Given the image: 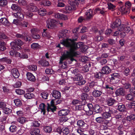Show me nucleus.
<instances>
[{
    "label": "nucleus",
    "mask_w": 135,
    "mask_h": 135,
    "mask_svg": "<svg viewBox=\"0 0 135 135\" xmlns=\"http://www.w3.org/2000/svg\"><path fill=\"white\" fill-rule=\"evenodd\" d=\"M127 9H129V11L130 12V8L131 6V4L129 1L126 2L125 3V6Z\"/></svg>",
    "instance_id": "bf43d9fd"
},
{
    "label": "nucleus",
    "mask_w": 135,
    "mask_h": 135,
    "mask_svg": "<svg viewBox=\"0 0 135 135\" xmlns=\"http://www.w3.org/2000/svg\"><path fill=\"white\" fill-rule=\"evenodd\" d=\"M46 10L45 8H40L38 11V14L41 16H44L46 13Z\"/></svg>",
    "instance_id": "c9c22d12"
},
{
    "label": "nucleus",
    "mask_w": 135,
    "mask_h": 135,
    "mask_svg": "<svg viewBox=\"0 0 135 135\" xmlns=\"http://www.w3.org/2000/svg\"><path fill=\"white\" fill-rule=\"evenodd\" d=\"M9 129L11 132H14L16 130V127L14 125L11 126L10 127Z\"/></svg>",
    "instance_id": "680f3d73"
},
{
    "label": "nucleus",
    "mask_w": 135,
    "mask_h": 135,
    "mask_svg": "<svg viewBox=\"0 0 135 135\" xmlns=\"http://www.w3.org/2000/svg\"><path fill=\"white\" fill-rule=\"evenodd\" d=\"M81 103V101L78 99H73L71 102V104L73 105H75L79 104H80Z\"/></svg>",
    "instance_id": "603ef678"
},
{
    "label": "nucleus",
    "mask_w": 135,
    "mask_h": 135,
    "mask_svg": "<svg viewBox=\"0 0 135 135\" xmlns=\"http://www.w3.org/2000/svg\"><path fill=\"white\" fill-rule=\"evenodd\" d=\"M18 2L20 5L25 6L27 4L26 0H18Z\"/></svg>",
    "instance_id": "3c124183"
},
{
    "label": "nucleus",
    "mask_w": 135,
    "mask_h": 135,
    "mask_svg": "<svg viewBox=\"0 0 135 135\" xmlns=\"http://www.w3.org/2000/svg\"><path fill=\"white\" fill-rule=\"evenodd\" d=\"M111 69L108 66H105L102 68V73L103 74H107L110 73Z\"/></svg>",
    "instance_id": "4468645a"
},
{
    "label": "nucleus",
    "mask_w": 135,
    "mask_h": 135,
    "mask_svg": "<svg viewBox=\"0 0 135 135\" xmlns=\"http://www.w3.org/2000/svg\"><path fill=\"white\" fill-rule=\"evenodd\" d=\"M102 110V108L98 105H96L93 109V111L96 113H100Z\"/></svg>",
    "instance_id": "c85d7f7f"
},
{
    "label": "nucleus",
    "mask_w": 135,
    "mask_h": 135,
    "mask_svg": "<svg viewBox=\"0 0 135 135\" xmlns=\"http://www.w3.org/2000/svg\"><path fill=\"white\" fill-rule=\"evenodd\" d=\"M88 95L86 93H83L81 96V98L83 100H86L88 99Z\"/></svg>",
    "instance_id": "6e6d98bb"
},
{
    "label": "nucleus",
    "mask_w": 135,
    "mask_h": 135,
    "mask_svg": "<svg viewBox=\"0 0 135 135\" xmlns=\"http://www.w3.org/2000/svg\"><path fill=\"white\" fill-rule=\"evenodd\" d=\"M118 132L120 135H126L127 133V131L123 130H120Z\"/></svg>",
    "instance_id": "338daca9"
},
{
    "label": "nucleus",
    "mask_w": 135,
    "mask_h": 135,
    "mask_svg": "<svg viewBox=\"0 0 135 135\" xmlns=\"http://www.w3.org/2000/svg\"><path fill=\"white\" fill-rule=\"evenodd\" d=\"M59 132L61 135H65L69 133V131L68 128H63L62 129L60 130Z\"/></svg>",
    "instance_id": "aec40b11"
},
{
    "label": "nucleus",
    "mask_w": 135,
    "mask_h": 135,
    "mask_svg": "<svg viewBox=\"0 0 135 135\" xmlns=\"http://www.w3.org/2000/svg\"><path fill=\"white\" fill-rule=\"evenodd\" d=\"M52 94L53 97L56 99H59L61 97L60 93L56 90H54L52 92Z\"/></svg>",
    "instance_id": "412c9836"
},
{
    "label": "nucleus",
    "mask_w": 135,
    "mask_h": 135,
    "mask_svg": "<svg viewBox=\"0 0 135 135\" xmlns=\"http://www.w3.org/2000/svg\"><path fill=\"white\" fill-rule=\"evenodd\" d=\"M51 4L50 1L46 0H43L41 1V5H43L44 6H49Z\"/></svg>",
    "instance_id": "72a5a7b5"
},
{
    "label": "nucleus",
    "mask_w": 135,
    "mask_h": 135,
    "mask_svg": "<svg viewBox=\"0 0 135 135\" xmlns=\"http://www.w3.org/2000/svg\"><path fill=\"white\" fill-rule=\"evenodd\" d=\"M18 122L21 124H23L27 121L26 119L24 117H21L18 118L17 119Z\"/></svg>",
    "instance_id": "ea45409f"
},
{
    "label": "nucleus",
    "mask_w": 135,
    "mask_h": 135,
    "mask_svg": "<svg viewBox=\"0 0 135 135\" xmlns=\"http://www.w3.org/2000/svg\"><path fill=\"white\" fill-rule=\"evenodd\" d=\"M103 74L101 72L97 73L95 74L94 77L96 78L99 79L103 76Z\"/></svg>",
    "instance_id": "4d7b16f0"
},
{
    "label": "nucleus",
    "mask_w": 135,
    "mask_h": 135,
    "mask_svg": "<svg viewBox=\"0 0 135 135\" xmlns=\"http://www.w3.org/2000/svg\"><path fill=\"white\" fill-rule=\"evenodd\" d=\"M0 22L3 25L8 27L10 25V23L5 18H1L0 20Z\"/></svg>",
    "instance_id": "6ab92c4d"
},
{
    "label": "nucleus",
    "mask_w": 135,
    "mask_h": 135,
    "mask_svg": "<svg viewBox=\"0 0 135 135\" xmlns=\"http://www.w3.org/2000/svg\"><path fill=\"white\" fill-rule=\"evenodd\" d=\"M6 103L3 102H0V108L3 110L6 107Z\"/></svg>",
    "instance_id": "13d9d810"
},
{
    "label": "nucleus",
    "mask_w": 135,
    "mask_h": 135,
    "mask_svg": "<svg viewBox=\"0 0 135 135\" xmlns=\"http://www.w3.org/2000/svg\"><path fill=\"white\" fill-rule=\"evenodd\" d=\"M44 129L45 132L50 133L52 131V128L51 127L49 126H45L44 127Z\"/></svg>",
    "instance_id": "09e8293b"
},
{
    "label": "nucleus",
    "mask_w": 135,
    "mask_h": 135,
    "mask_svg": "<svg viewBox=\"0 0 135 135\" xmlns=\"http://www.w3.org/2000/svg\"><path fill=\"white\" fill-rule=\"evenodd\" d=\"M69 113L68 110L65 109H63L60 110L58 112V114L60 116H65L68 115Z\"/></svg>",
    "instance_id": "dca6fc26"
},
{
    "label": "nucleus",
    "mask_w": 135,
    "mask_h": 135,
    "mask_svg": "<svg viewBox=\"0 0 135 135\" xmlns=\"http://www.w3.org/2000/svg\"><path fill=\"white\" fill-rule=\"evenodd\" d=\"M105 112L102 114V116L103 119H106L109 118L111 114L113 113L112 109L108 107H105Z\"/></svg>",
    "instance_id": "20e7f679"
},
{
    "label": "nucleus",
    "mask_w": 135,
    "mask_h": 135,
    "mask_svg": "<svg viewBox=\"0 0 135 135\" xmlns=\"http://www.w3.org/2000/svg\"><path fill=\"white\" fill-rule=\"evenodd\" d=\"M28 68L30 70L35 71L37 70V67L36 65H31L28 66Z\"/></svg>",
    "instance_id": "5fc2aeb1"
},
{
    "label": "nucleus",
    "mask_w": 135,
    "mask_h": 135,
    "mask_svg": "<svg viewBox=\"0 0 135 135\" xmlns=\"http://www.w3.org/2000/svg\"><path fill=\"white\" fill-rule=\"evenodd\" d=\"M14 15L17 18L20 20H22L24 17L23 14L19 12L14 13Z\"/></svg>",
    "instance_id": "bb28decb"
},
{
    "label": "nucleus",
    "mask_w": 135,
    "mask_h": 135,
    "mask_svg": "<svg viewBox=\"0 0 135 135\" xmlns=\"http://www.w3.org/2000/svg\"><path fill=\"white\" fill-rule=\"evenodd\" d=\"M15 92L17 94L20 95L23 94L25 93L24 91L20 89H16Z\"/></svg>",
    "instance_id": "8fccbe9b"
},
{
    "label": "nucleus",
    "mask_w": 135,
    "mask_h": 135,
    "mask_svg": "<svg viewBox=\"0 0 135 135\" xmlns=\"http://www.w3.org/2000/svg\"><path fill=\"white\" fill-rule=\"evenodd\" d=\"M56 107L54 104V100H52L51 102V105L50 106L48 105L47 109V111L48 112L51 111L52 112H54L55 110Z\"/></svg>",
    "instance_id": "ddd939ff"
},
{
    "label": "nucleus",
    "mask_w": 135,
    "mask_h": 135,
    "mask_svg": "<svg viewBox=\"0 0 135 135\" xmlns=\"http://www.w3.org/2000/svg\"><path fill=\"white\" fill-rule=\"evenodd\" d=\"M101 92L100 91L95 90L92 93V95L95 97H99L101 94Z\"/></svg>",
    "instance_id": "2f4dec72"
},
{
    "label": "nucleus",
    "mask_w": 135,
    "mask_h": 135,
    "mask_svg": "<svg viewBox=\"0 0 135 135\" xmlns=\"http://www.w3.org/2000/svg\"><path fill=\"white\" fill-rule=\"evenodd\" d=\"M119 10L122 14L129 13V9H127L125 6H120Z\"/></svg>",
    "instance_id": "b1692460"
},
{
    "label": "nucleus",
    "mask_w": 135,
    "mask_h": 135,
    "mask_svg": "<svg viewBox=\"0 0 135 135\" xmlns=\"http://www.w3.org/2000/svg\"><path fill=\"white\" fill-rule=\"evenodd\" d=\"M3 110V112L6 114H9L11 112V109L6 107Z\"/></svg>",
    "instance_id": "864d4df0"
},
{
    "label": "nucleus",
    "mask_w": 135,
    "mask_h": 135,
    "mask_svg": "<svg viewBox=\"0 0 135 135\" xmlns=\"http://www.w3.org/2000/svg\"><path fill=\"white\" fill-rule=\"evenodd\" d=\"M40 133V130L37 128H35L30 131V133L32 135H41Z\"/></svg>",
    "instance_id": "393cba45"
},
{
    "label": "nucleus",
    "mask_w": 135,
    "mask_h": 135,
    "mask_svg": "<svg viewBox=\"0 0 135 135\" xmlns=\"http://www.w3.org/2000/svg\"><path fill=\"white\" fill-rule=\"evenodd\" d=\"M111 80H116L117 82H118L120 80V77L119 74L117 73H114L111 75Z\"/></svg>",
    "instance_id": "4be33fe9"
},
{
    "label": "nucleus",
    "mask_w": 135,
    "mask_h": 135,
    "mask_svg": "<svg viewBox=\"0 0 135 135\" xmlns=\"http://www.w3.org/2000/svg\"><path fill=\"white\" fill-rule=\"evenodd\" d=\"M0 61H1L5 62L9 64L11 63V61L10 59H7L6 57L3 58L1 59Z\"/></svg>",
    "instance_id": "de8ad7c7"
},
{
    "label": "nucleus",
    "mask_w": 135,
    "mask_h": 135,
    "mask_svg": "<svg viewBox=\"0 0 135 135\" xmlns=\"http://www.w3.org/2000/svg\"><path fill=\"white\" fill-rule=\"evenodd\" d=\"M48 95V93L45 91L42 92L41 94L42 97L45 99H47Z\"/></svg>",
    "instance_id": "49530a36"
},
{
    "label": "nucleus",
    "mask_w": 135,
    "mask_h": 135,
    "mask_svg": "<svg viewBox=\"0 0 135 135\" xmlns=\"http://www.w3.org/2000/svg\"><path fill=\"white\" fill-rule=\"evenodd\" d=\"M115 93L117 96L122 95L123 96L126 94L125 90L122 88L117 89Z\"/></svg>",
    "instance_id": "f8f14e48"
},
{
    "label": "nucleus",
    "mask_w": 135,
    "mask_h": 135,
    "mask_svg": "<svg viewBox=\"0 0 135 135\" xmlns=\"http://www.w3.org/2000/svg\"><path fill=\"white\" fill-rule=\"evenodd\" d=\"M44 31L42 33V35L44 37H47L49 38L50 37V34L48 32L46 31V30L44 29Z\"/></svg>",
    "instance_id": "79ce46f5"
},
{
    "label": "nucleus",
    "mask_w": 135,
    "mask_h": 135,
    "mask_svg": "<svg viewBox=\"0 0 135 135\" xmlns=\"http://www.w3.org/2000/svg\"><path fill=\"white\" fill-rule=\"evenodd\" d=\"M23 44V42L19 39L14 41L10 43L11 48L12 49L11 50H18L21 48V46Z\"/></svg>",
    "instance_id": "7ed1b4c3"
},
{
    "label": "nucleus",
    "mask_w": 135,
    "mask_h": 135,
    "mask_svg": "<svg viewBox=\"0 0 135 135\" xmlns=\"http://www.w3.org/2000/svg\"><path fill=\"white\" fill-rule=\"evenodd\" d=\"M77 124L80 128H82L85 130H86L88 127V124L82 120H80L78 121Z\"/></svg>",
    "instance_id": "9b49d317"
},
{
    "label": "nucleus",
    "mask_w": 135,
    "mask_h": 135,
    "mask_svg": "<svg viewBox=\"0 0 135 135\" xmlns=\"http://www.w3.org/2000/svg\"><path fill=\"white\" fill-rule=\"evenodd\" d=\"M10 55L14 57H19L20 58L26 59L28 57V56L26 54H22L21 55L20 53L16 50H11L9 52Z\"/></svg>",
    "instance_id": "39448f33"
},
{
    "label": "nucleus",
    "mask_w": 135,
    "mask_h": 135,
    "mask_svg": "<svg viewBox=\"0 0 135 135\" xmlns=\"http://www.w3.org/2000/svg\"><path fill=\"white\" fill-rule=\"evenodd\" d=\"M121 21L119 19H117L115 22H114L111 24V27L112 28H114L118 27V30L119 27L122 26L121 25Z\"/></svg>",
    "instance_id": "6e6552de"
},
{
    "label": "nucleus",
    "mask_w": 135,
    "mask_h": 135,
    "mask_svg": "<svg viewBox=\"0 0 135 135\" xmlns=\"http://www.w3.org/2000/svg\"><path fill=\"white\" fill-rule=\"evenodd\" d=\"M70 32L69 31L66 30H64L62 31L61 33L60 34V36L62 38H64L66 36V33H68Z\"/></svg>",
    "instance_id": "f704fd0d"
},
{
    "label": "nucleus",
    "mask_w": 135,
    "mask_h": 135,
    "mask_svg": "<svg viewBox=\"0 0 135 135\" xmlns=\"http://www.w3.org/2000/svg\"><path fill=\"white\" fill-rule=\"evenodd\" d=\"M31 32L32 35L38 33L39 32V30L36 28H33L31 30Z\"/></svg>",
    "instance_id": "69168bd1"
},
{
    "label": "nucleus",
    "mask_w": 135,
    "mask_h": 135,
    "mask_svg": "<svg viewBox=\"0 0 135 135\" xmlns=\"http://www.w3.org/2000/svg\"><path fill=\"white\" fill-rule=\"evenodd\" d=\"M118 30H121L122 31H124L125 32L128 33L131 30L130 28L128 26L124 27L123 25L119 27L118 28Z\"/></svg>",
    "instance_id": "5701e85b"
},
{
    "label": "nucleus",
    "mask_w": 135,
    "mask_h": 135,
    "mask_svg": "<svg viewBox=\"0 0 135 135\" xmlns=\"http://www.w3.org/2000/svg\"><path fill=\"white\" fill-rule=\"evenodd\" d=\"M27 78L28 80L34 81L35 80V78L34 75L31 73L28 72L27 73Z\"/></svg>",
    "instance_id": "a211bd4d"
},
{
    "label": "nucleus",
    "mask_w": 135,
    "mask_h": 135,
    "mask_svg": "<svg viewBox=\"0 0 135 135\" xmlns=\"http://www.w3.org/2000/svg\"><path fill=\"white\" fill-rule=\"evenodd\" d=\"M21 85V83L20 81L17 82L14 85V86L16 88L20 87Z\"/></svg>",
    "instance_id": "774afa93"
},
{
    "label": "nucleus",
    "mask_w": 135,
    "mask_h": 135,
    "mask_svg": "<svg viewBox=\"0 0 135 135\" xmlns=\"http://www.w3.org/2000/svg\"><path fill=\"white\" fill-rule=\"evenodd\" d=\"M122 83L123 85L124 88L128 89L131 87V85L127 81L125 78L123 79L122 80Z\"/></svg>",
    "instance_id": "2eb2a0df"
},
{
    "label": "nucleus",
    "mask_w": 135,
    "mask_h": 135,
    "mask_svg": "<svg viewBox=\"0 0 135 135\" xmlns=\"http://www.w3.org/2000/svg\"><path fill=\"white\" fill-rule=\"evenodd\" d=\"M54 16L56 18L65 20L67 19V16L65 15L56 12L54 13Z\"/></svg>",
    "instance_id": "1a4fd4ad"
},
{
    "label": "nucleus",
    "mask_w": 135,
    "mask_h": 135,
    "mask_svg": "<svg viewBox=\"0 0 135 135\" xmlns=\"http://www.w3.org/2000/svg\"><path fill=\"white\" fill-rule=\"evenodd\" d=\"M73 39L67 38L64 39L61 41L60 43L63 45L70 48L69 51L65 50L61 57L60 63L62 64L63 61L66 59H70L73 61L75 60L73 57L74 56H77L79 55V52H75L74 50L76 48H79L82 46V43H76L74 42Z\"/></svg>",
    "instance_id": "f257e3e1"
},
{
    "label": "nucleus",
    "mask_w": 135,
    "mask_h": 135,
    "mask_svg": "<svg viewBox=\"0 0 135 135\" xmlns=\"http://www.w3.org/2000/svg\"><path fill=\"white\" fill-rule=\"evenodd\" d=\"M117 109L119 111L123 112L125 110V105L122 103H119L117 105Z\"/></svg>",
    "instance_id": "cd10ccee"
},
{
    "label": "nucleus",
    "mask_w": 135,
    "mask_h": 135,
    "mask_svg": "<svg viewBox=\"0 0 135 135\" xmlns=\"http://www.w3.org/2000/svg\"><path fill=\"white\" fill-rule=\"evenodd\" d=\"M47 27L48 28H52L55 27L57 21L54 19H49L46 21Z\"/></svg>",
    "instance_id": "0eeeda50"
},
{
    "label": "nucleus",
    "mask_w": 135,
    "mask_h": 135,
    "mask_svg": "<svg viewBox=\"0 0 135 135\" xmlns=\"http://www.w3.org/2000/svg\"><path fill=\"white\" fill-rule=\"evenodd\" d=\"M11 8L13 10H14L16 11H19V10H20V8L16 4H12L11 7Z\"/></svg>",
    "instance_id": "a19ab883"
},
{
    "label": "nucleus",
    "mask_w": 135,
    "mask_h": 135,
    "mask_svg": "<svg viewBox=\"0 0 135 135\" xmlns=\"http://www.w3.org/2000/svg\"><path fill=\"white\" fill-rule=\"evenodd\" d=\"M11 73L13 76L15 78H18L20 75L18 70L16 68L12 69Z\"/></svg>",
    "instance_id": "f3484780"
},
{
    "label": "nucleus",
    "mask_w": 135,
    "mask_h": 135,
    "mask_svg": "<svg viewBox=\"0 0 135 135\" xmlns=\"http://www.w3.org/2000/svg\"><path fill=\"white\" fill-rule=\"evenodd\" d=\"M31 47L32 49H37L40 48V45L37 43H33L31 45Z\"/></svg>",
    "instance_id": "37998d69"
},
{
    "label": "nucleus",
    "mask_w": 135,
    "mask_h": 135,
    "mask_svg": "<svg viewBox=\"0 0 135 135\" xmlns=\"http://www.w3.org/2000/svg\"><path fill=\"white\" fill-rule=\"evenodd\" d=\"M105 88L107 91H112L114 89V87L110 84H106Z\"/></svg>",
    "instance_id": "473e14b6"
},
{
    "label": "nucleus",
    "mask_w": 135,
    "mask_h": 135,
    "mask_svg": "<svg viewBox=\"0 0 135 135\" xmlns=\"http://www.w3.org/2000/svg\"><path fill=\"white\" fill-rule=\"evenodd\" d=\"M7 3V1L6 0H1L0 1V5L1 6H5Z\"/></svg>",
    "instance_id": "0e129e2a"
},
{
    "label": "nucleus",
    "mask_w": 135,
    "mask_h": 135,
    "mask_svg": "<svg viewBox=\"0 0 135 135\" xmlns=\"http://www.w3.org/2000/svg\"><path fill=\"white\" fill-rule=\"evenodd\" d=\"M27 8L28 10L32 12H36L38 10L37 7L35 5L34 3H31L28 5Z\"/></svg>",
    "instance_id": "9d476101"
},
{
    "label": "nucleus",
    "mask_w": 135,
    "mask_h": 135,
    "mask_svg": "<svg viewBox=\"0 0 135 135\" xmlns=\"http://www.w3.org/2000/svg\"><path fill=\"white\" fill-rule=\"evenodd\" d=\"M74 81H78L76 84L77 85H81L85 84L86 82L85 80L83 79V77L81 74H78L73 79Z\"/></svg>",
    "instance_id": "423d86ee"
},
{
    "label": "nucleus",
    "mask_w": 135,
    "mask_h": 135,
    "mask_svg": "<svg viewBox=\"0 0 135 135\" xmlns=\"http://www.w3.org/2000/svg\"><path fill=\"white\" fill-rule=\"evenodd\" d=\"M79 28H76V29H75L74 30H73V32L74 33H75V38H73V40H76V39L78 37V34L76 33L78 31V30Z\"/></svg>",
    "instance_id": "e2e57ef3"
},
{
    "label": "nucleus",
    "mask_w": 135,
    "mask_h": 135,
    "mask_svg": "<svg viewBox=\"0 0 135 135\" xmlns=\"http://www.w3.org/2000/svg\"><path fill=\"white\" fill-rule=\"evenodd\" d=\"M68 2L71 6H65V12L66 13H70L71 11L75 9L78 7V2H74V0H69Z\"/></svg>",
    "instance_id": "f03ea898"
},
{
    "label": "nucleus",
    "mask_w": 135,
    "mask_h": 135,
    "mask_svg": "<svg viewBox=\"0 0 135 135\" xmlns=\"http://www.w3.org/2000/svg\"><path fill=\"white\" fill-rule=\"evenodd\" d=\"M108 9L112 11L114 10L115 8V6L110 2L108 3Z\"/></svg>",
    "instance_id": "e433bc0d"
},
{
    "label": "nucleus",
    "mask_w": 135,
    "mask_h": 135,
    "mask_svg": "<svg viewBox=\"0 0 135 135\" xmlns=\"http://www.w3.org/2000/svg\"><path fill=\"white\" fill-rule=\"evenodd\" d=\"M115 102V100L113 99L110 98L107 99L106 103L107 105L110 106L113 105Z\"/></svg>",
    "instance_id": "c756f323"
},
{
    "label": "nucleus",
    "mask_w": 135,
    "mask_h": 135,
    "mask_svg": "<svg viewBox=\"0 0 135 135\" xmlns=\"http://www.w3.org/2000/svg\"><path fill=\"white\" fill-rule=\"evenodd\" d=\"M38 62L39 64L41 65L42 66H47L49 65V62L45 60L39 61Z\"/></svg>",
    "instance_id": "4c0bfd02"
},
{
    "label": "nucleus",
    "mask_w": 135,
    "mask_h": 135,
    "mask_svg": "<svg viewBox=\"0 0 135 135\" xmlns=\"http://www.w3.org/2000/svg\"><path fill=\"white\" fill-rule=\"evenodd\" d=\"M65 5V4L63 3L62 0H58L57 4V6L60 7H64Z\"/></svg>",
    "instance_id": "052dcab7"
},
{
    "label": "nucleus",
    "mask_w": 135,
    "mask_h": 135,
    "mask_svg": "<svg viewBox=\"0 0 135 135\" xmlns=\"http://www.w3.org/2000/svg\"><path fill=\"white\" fill-rule=\"evenodd\" d=\"M45 105L44 103H41L40 105L39 109L41 110V112H43V114L44 115L45 113Z\"/></svg>",
    "instance_id": "58836bf2"
},
{
    "label": "nucleus",
    "mask_w": 135,
    "mask_h": 135,
    "mask_svg": "<svg viewBox=\"0 0 135 135\" xmlns=\"http://www.w3.org/2000/svg\"><path fill=\"white\" fill-rule=\"evenodd\" d=\"M14 102L16 105L17 106H20L22 104L21 101L18 99L14 100Z\"/></svg>",
    "instance_id": "a18cd8bd"
},
{
    "label": "nucleus",
    "mask_w": 135,
    "mask_h": 135,
    "mask_svg": "<svg viewBox=\"0 0 135 135\" xmlns=\"http://www.w3.org/2000/svg\"><path fill=\"white\" fill-rule=\"evenodd\" d=\"M86 16L87 20L89 19L92 17L93 14V13L91 9H89L87 10L85 13Z\"/></svg>",
    "instance_id": "a878e982"
},
{
    "label": "nucleus",
    "mask_w": 135,
    "mask_h": 135,
    "mask_svg": "<svg viewBox=\"0 0 135 135\" xmlns=\"http://www.w3.org/2000/svg\"><path fill=\"white\" fill-rule=\"evenodd\" d=\"M25 97L27 99H30L34 97V95L31 93H28L24 95Z\"/></svg>",
    "instance_id": "7c9ffc66"
},
{
    "label": "nucleus",
    "mask_w": 135,
    "mask_h": 135,
    "mask_svg": "<svg viewBox=\"0 0 135 135\" xmlns=\"http://www.w3.org/2000/svg\"><path fill=\"white\" fill-rule=\"evenodd\" d=\"M95 11V12H99L100 13L103 15L105 14V12H106V11L104 10V9H102L99 8H96Z\"/></svg>",
    "instance_id": "c03bdc74"
}]
</instances>
